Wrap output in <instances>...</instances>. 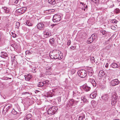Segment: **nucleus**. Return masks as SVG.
<instances>
[{"mask_svg": "<svg viewBox=\"0 0 120 120\" xmlns=\"http://www.w3.org/2000/svg\"><path fill=\"white\" fill-rule=\"evenodd\" d=\"M45 74L47 75H50L51 74V73L50 71H46Z\"/></svg>", "mask_w": 120, "mask_h": 120, "instance_id": "4c0bfd02", "label": "nucleus"}, {"mask_svg": "<svg viewBox=\"0 0 120 120\" xmlns=\"http://www.w3.org/2000/svg\"><path fill=\"white\" fill-rule=\"evenodd\" d=\"M90 0L95 3L98 2L99 1V0Z\"/></svg>", "mask_w": 120, "mask_h": 120, "instance_id": "a18cd8bd", "label": "nucleus"}, {"mask_svg": "<svg viewBox=\"0 0 120 120\" xmlns=\"http://www.w3.org/2000/svg\"><path fill=\"white\" fill-rule=\"evenodd\" d=\"M12 107V105H11L8 104L4 107L3 111H5L6 112H7L8 110L11 108Z\"/></svg>", "mask_w": 120, "mask_h": 120, "instance_id": "0eeeda50", "label": "nucleus"}, {"mask_svg": "<svg viewBox=\"0 0 120 120\" xmlns=\"http://www.w3.org/2000/svg\"><path fill=\"white\" fill-rule=\"evenodd\" d=\"M111 66L112 68H116L118 67V65L116 63H113L111 64Z\"/></svg>", "mask_w": 120, "mask_h": 120, "instance_id": "aec40b11", "label": "nucleus"}, {"mask_svg": "<svg viewBox=\"0 0 120 120\" xmlns=\"http://www.w3.org/2000/svg\"><path fill=\"white\" fill-rule=\"evenodd\" d=\"M77 77L76 76L75 78H73L72 79V80H73L74 81H76L77 80Z\"/></svg>", "mask_w": 120, "mask_h": 120, "instance_id": "a19ab883", "label": "nucleus"}, {"mask_svg": "<svg viewBox=\"0 0 120 120\" xmlns=\"http://www.w3.org/2000/svg\"><path fill=\"white\" fill-rule=\"evenodd\" d=\"M49 42L51 44H53L54 42V40L53 38L50 39Z\"/></svg>", "mask_w": 120, "mask_h": 120, "instance_id": "c756f323", "label": "nucleus"}, {"mask_svg": "<svg viewBox=\"0 0 120 120\" xmlns=\"http://www.w3.org/2000/svg\"><path fill=\"white\" fill-rule=\"evenodd\" d=\"M46 71H50L51 70V68L49 67H48L46 68Z\"/></svg>", "mask_w": 120, "mask_h": 120, "instance_id": "ea45409f", "label": "nucleus"}, {"mask_svg": "<svg viewBox=\"0 0 120 120\" xmlns=\"http://www.w3.org/2000/svg\"><path fill=\"white\" fill-rule=\"evenodd\" d=\"M93 39L91 38V37H90L89 38L88 40L87 41V43L88 44L91 43L93 41Z\"/></svg>", "mask_w": 120, "mask_h": 120, "instance_id": "412c9836", "label": "nucleus"}, {"mask_svg": "<svg viewBox=\"0 0 120 120\" xmlns=\"http://www.w3.org/2000/svg\"><path fill=\"white\" fill-rule=\"evenodd\" d=\"M48 11H49V13H52V10L50 9V10H48Z\"/></svg>", "mask_w": 120, "mask_h": 120, "instance_id": "864d4df0", "label": "nucleus"}, {"mask_svg": "<svg viewBox=\"0 0 120 120\" xmlns=\"http://www.w3.org/2000/svg\"><path fill=\"white\" fill-rule=\"evenodd\" d=\"M97 94L95 92H94L93 93H92L90 95V98H95Z\"/></svg>", "mask_w": 120, "mask_h": 120, "instance_id": "f3484780", "label": "nucleus"}, {"mask_svg": "<svg viewBox=\"0 0 120 120\" xmlns=\"http://www.w3.org/2000/svg\"><path fill=\"white\" fill-rule=\"evenodd\" d=\"M32 116L31 114H29L27 115L25 117L29 120H30V118Z\"/></svg>", "mask_w": 120, "mask_h": 120, "instance_id": "cd10ccee", "label": "nucleus"}, {"mask_svg": "<svg viewBox=\"0 0 120 120\" xmlns=\"http://www.w3.org/2000/svg\"><path fill=\"white\" fill-rule=\"evenodd\" d=\"M89 81L91 82V84L92 85L94 86L95 87L96 86V83L94 79L91 78H90Z\"/></svg>", "mask_w": 120, "mask_h": 120, "instance_id": "1a4fd4ad", "label": "nucleus"}, {"mask_svg": "<svg viewBox=\"0 0 120 120\" xmlns=\"http://www.w3.org/2000/svg\"><path fill=\"white\" fill-rule=\"evenodd\" d=\"M4 64V62L3 61H0V66L3 65Z\"/></svg>", "mask_w": 120, "mask_h": 120, "instance_id": "e433bc0d", "label": "nucleus"}, {"mask_svg": "<svg viewBox=\"0 0 120 120\" xmlns=\"http://www.w3.org/2000/svg\"><path fill=\"white\" fill-rule=\"evenodd\" d=\"M76 71L74 69L71 70L70 71V73L72 75L74 74L75 72Z\"/></svg>", "mask_w": 120, "mask_h": 120, "instance_id": "7c9ffc66", "label": "nucleus"}, {"mask_svg": "<svg viewBox=\"0 0 120 120\" xmlns=\"http://www.w3.org/2000/svg\"><path fill=\"white\" fill-rule=\"evenodd\" d=\"M56 25V24H53L52 25H51V26L52 27H53L55 25Z\"/></svg>", "mask_w": 120, "mask_h": 120, "instance_id": "13d9d810", "label": "nucleus"}, {"mask_svg": "<svg viewBox=\"0 0 120 120\" xmlns=\"http://www.w3.org/2000/svg\"><path fill=\"white\" fill-rule=\"evenodd\" d=\"M105 72L103 70L100 71L99 73V75L100 77L105 76Z\"/></svg>", "mask_w": 120, "mask_h": 120, "instance_id": "dca6fc26", "label": "nucleus"}, {"mask_svg": "<svg viewBox=\"0 0 120 120\" xmlns=\"http://www.w3.org/2000/svg\"><path fill=\"white\" fill-rule=\"evenodd\" d=\"M80 4H83L82 3V2H81V3H80Z\"/></svg>", "mask_w": 120, "mask_h": 120, "instance_id": "338daca9", "label": "nucleus"}, {"mask_svg": "<svg viewBox=\"0 0 120 120\" xmlns=\"http://www.w3.org/2000/svg\"><path fill=\"white\" fill-rule=\"evenodd\" d=\"M87 73L89 76H91L93 73V71L91 68H88L87 70Z\"/></svg>", "mask_w": 120, "mask_h": 120, "instance_id": "9d476101", "label": "nucleus"}, {"mask_svg": "<svg viewBox=\"0 0 120 120\" xmlns=\"http://www.w3.org/2000/svg\"><path fill=\"white\" fill-rule=\"evenodd\" d=\"M13 46H12L14 49H18L17 47L18 45H13Z\"/></svg>", "mask_w": 120, "mask_h": 120, "instance_id": "de8ad7c7", "label": "nucleus"}, {"mask_svg": "<svg viewBox=\"0 0 120 120\" xmlns=\"http://www.w3.org/2000/svg\"><path fill=\"white\" fill-rule=\"evenodd\" d=\"M85 118V115L84 114H83L79 117V120H82L83 119H84Z\"/></svg>", "mask_w": 120, "mask_h": 120, "instance_id": "4be33fe9", "label": "nucleus"}, {"mask_svg": "<svg viewBox=\"0 0 120 120\" xmlns=\"http://www.w3.org/2000/svg\"><path fill=\"white\" fill-rule=\"evenodd\" d=\"M57 110L58 108L56 106H52L48 109V113L49 114H54Z\"/></svg>", "mask_w": 120, "mask_h": 120, "instance_id": "f257e3e1", "label": "nucleus"}, {"mask_svg": "<svg viewBox=\"0 0 120 120\" xmlns=\"http://www.w3.org/2000/svg\"><path fill=\"white\" fill-rule=\"evenodd\" d=\"M52 12H54V10H53V9H52Z\"/></svg>", "mask_w": 120, "mask_h": 120, "instance_id": "052dcab7", "label": "nucleus"}, {"mask_svg": "<svg viewBox=\"0 0 120 120\" xmlns=\"http://www.w3.org/2000/svg\"><path fill=\"white\" fill-rule=\"evenodd\" d=\"M90 60L92 63L95 62V59L94 57L92 56L91 57H90Z\"/></svg>", "mask_w": 120, "mask_h": 120, "instance_id": "f704fd0d", "label": "nucleus"}, {"mask_svg": "<svg viewBox=\"0 0 120 120\" xmlns=\"http://www.w3.org/2000/svg\"><path fill=\"white\" fill-rule=\"evenodd\" d=\"M20 24L19 22H17L16 24V27L17 28H18L19 26H20Z\"/></svg>", "mask_w": 120, "mask_h": 120, "instance_id": "72a5a7b5", "label": "nucleus"}, {"mask_svg": "<svg viewBox=\"0 0 120 120\" xmlns=\"http://www.w3.org/2000/svg\"><path fill=\"white\" fill-rule=\"evenodd\" d=\"M79 101H75V103L76 104H77L79 102Z\"/></svg>", "mask_w": 120, "mask_h": 120, "instance_id": "6e6d98bb", "label": "nucleus"}, {"mask_svg": "<svg viewBox=\"0 0 120 120\" xmlns=\"http://www.w3.org/2000/svg\"><path fill=\"white\" fill-rule=\"evenodd\" d=\"M112 99L111 104L112 105L116 103L118 100V97L117 95L115 93H112Z\"/></svg>", "mask_w": 120, "mask_h": 120, "instance_id": "f03ea898", "label": "nucleus"}, {"mask_svg": "<svg viewBox=\"0 0 120 120\" xmlns=\"http://www.w3.org/2000/svg\"><path fill=\"white\" fill-rule=\"evenodd\" d=\"M24 120H29L28 119L26 118L25 117V118L24 119Z\"/></svg>", "mask_w": 120, "mask_h": 120, "instance_id": "4d7b16f0", "label": "nucleus"}, {"mask_svg": "<svg viewBox=\"0 0 120 120\" xmlns=\"http://www.w3.org/2000/svg\"><path fill=\"white\" fill-rule=\"evenodd\" d=\"M118 2H120V0H117Z\"/></svg>", "mask_w": 120, "mask_h": 120, "instance_id": "69168bd1", "label": "nucleus"}, {"mask_svg": "<svg viewBox=\"0 0 120 120\" xmlns=\"http://www.w3.org/2000/svg\"><path fill=\"white\" fill-rule=\"evenodd\" d=\"M82 88L84 90L86 91H89L91 89L90 86L88 85L87 84H85L84 85L82 86Z\"/></svg>", "mask_w": 120, "mask_h": 120, "instance_id": "423d86ee", "label": "nucleus"}, {"mask_svg": "<svg viewBox=\"0 0 120 120\" xmlns=\"http://www.w3.org/2000/svg\"><path fill=\"white\" fill-rule=\"evenodd\" d=\"M75 101L73 99H71L69 101V103H68L69 104L72 105L75 103Z\"/></svg>", "mask_w": 120, "mask_h": 120, "instance_id": "5701e85b", "label": "nucleus"}, {"mask_svg": "<svg viewBox=\"0 0 120 120\" xmlns=\"http://www.w3.org/2000/svg\"><path fill=\"white\" fill-rule=\"evenodd\" d=\"M100 32L103 35V37H105L107 36L109 32L103 30H102L100 31Z\"/></svg>", "mask_w": 120, "mask_h": 120, "instance_id": "4468645a", "label": "nucleus"}, {"mask_svg": "<svg viewBox=\"0 0 120 120\" xmlns=\"http://www.w3.org/2000/svg\"><path fill=\"white\" fill-rule=\"evenodd\" d=\"M81 99L84 102H85L86 101L87 99L85 96H83L82 97Z\"/></svg>", "mask_w": 120, "mask_h": 120, "instance_id": "a878e982", "label": "nucleus"}, {"mask_svg": "<svg viewBox=\"0 0 120 120\" xmlns=\"http://www.w3.org/2000/svg\"><path fill=\"white\" fill-rule=\"evenodd\" d=\"M44 86V84L43 82H41L39 83L38 85V86L39 87H42L43 86ZM44 88H43V89Z\"/></svg>", "mask_w": 120, "mask_h": 120, "instance_id": "393cba45", "label": "nucleus"}, {"mask_svg": "<svg viewBox=\"0 0 120 120\" xmlns=\"http://www.w3.org/2000/svg\"><path fill=\"white\" fill-rule=\"evenodd\" d=\"M11 58L12 60H13V61H14L15 60V56H11Z\"/></svg>", "mask_w": 120, "mask_h": 120, "instance_id": "49530a36", "label": "nucleus"}, {"mask_svg": "<svg viewBox=\"0 0 120 120\" xmlns=\"http://www.w3.org/2000/svg\"><path fill=\"white\" fill-rule=\"evenodd\" d=\"M44 84V90L46 89V87H47L49 84V81L48 80L44 81L43 82Z\"/></svg>", "mask_w": 120, "mask_h": 120, "instance_id": "9b49d317", "label": "nucleus"}, {"mask_svg": "<svg viewBox=\"0 0 120 120\" xmlns=\"http://www.w3.org/2000/svg\"><path fill=\"white\" fill-rule=\"evenodd\" d=\"M58 100L59 102H60V98H58Z\"/></svg>", "mask_w": 120, "mask_h": 120, "instance_id": "bf43d9fd", "label": "nucleus"}, {"mask_svg": "<svg viewBox=\"0 0 120 120\" xmlns=\"http://www.w3.org/2000/svg\"><path fill=\"white\" fill-rule=\"evenodd\" d=\"M25 79L27 81H29L31 78H32V76L30 74H29L25 76Z\"/></svg>", "mask_w": 120, "mask_h": 120, "instance_id": "ddd939ff", "label": "nucleus"}, {"mask_svg": "<svg viewBox=\"0 0 120 120\" xmlns=\"http://www.w3.org/2000/svg\"><path fill=\"white\" fill-rule=\"evenodd\" d=\"M10 23L9 20H7V22L6 23V26L7 27H9L10 25Z\"/></svg>", "mask_w": 120, "mask_h": 120, "instance_id": "c85d7f7f", "label": "nucleus"}, {"mask_svg": "<svg viewBox=\"0 0 120 120\" xmlns=\"http://www.w3.org/2000/svg\"><path fill=\"white\" fill-rule=\"evenodd\" d=\"M19 1V0H16L15 2V4H17Z\"/></svg>", "mask_w": 120, "mask_h": 120, "instance_id": "5fc2aeb1", "label": "nucleus"}, {"mask_svg": "<svg viewBox=\"0 0 120 120\" xmlns=\"http://www.w3.org/2000/svg\"><path fill=\"white\" fill-rule=\"evenodd\" d=\"M1 56L4 58L8 56L7 53L5 52H1L0 54Z\"/></svg>", "mask_w": 120, "mask_h": 120, "instance_id": "2eb2a0df", "label": "nucleus"}, {"mask_svg": "<svg viewBox=\"0 0 120 120\" xmlns=\"http://www.w3.org/2000/svg\"><path fill=\"white\" fill-rule=\"evenodd\" d=\"M12 37L13 38H16V35L15 33H12Z\"/></svg>", "mask_w": 120, "mask_h": 120, "instance_id": "c03bdc74", "label": "nucleus"}, {"mask_svg": "<svg viewBox=\"0 0 120 120\" xmlns=\"http://www.w3.org/2000/svg\"><path fill=\"white\" fill-rule=\"evenodd\" d=\"M119 83V82L117 79H115L111 81V84L112 86H114L117 85Z\"/></svg>", "mask_w": 120, "mask_h": 120, "instance_id": "39448f33", "label": "nucleus"}, {"mask_svg": "<svg viewBox=\"0 0 120 120\" xmlns=\"http://www.w3.org/2000/svg\"><path fill=\"white\" fill-rule=\"evenodd\" d=\"M75 48L76 46L75 45L74 46H72L71 47H70V49L72 50L74 49H75Z\"/></svg>", "mask_w": 120, "mask_h": 120, "instance_id": "79ce46f5", "label": "nucleus"}, {"mask_svg": "<svg viewBox=\"0 0 120 120\" xmlns=\"http://www.w3.org/2000/svg\"><path fill=\"white\" fill-rule=\"evenodd\" d=\"M111 22H112L116 23H117L118 22V21L116 20L115 19L112 20H111Z\"/></svg>", "mask_w": 120, "mask_h": 120, "instance_id": "c9c22d12", "label": "nucleus"}, {"mask_svg": "<svg viewBox=\"0 0 120 120\" xmlns=\"http://www.w3.org/2000/svg\"><path fill=\"white\" fill-rule=\"evenodd\" d=\"M91 38L93 40H95V39L96 38V37L95 36V34H94L91 35Z\"/></svg>", "mask_w": 120, "mask_h": 120, "instance_id": "2f4dec72", "label": "nucleus"}, {"mask_svg": "<svg viewBox=\"0 0 120 120\" xmlns=\"http://www.w3.org/2000/svg\"><path fill=\"white\" fill-rule=\"evenodd\" d=\"M114 27V26H112L111 27V28L112 29V28H113Z\"/></svg>", "mask_w": 120, "mask_h": 120, "instance_id": "680f3d73", "label": "nucleus"}, {"mask_svg": "<svg viewBox=\"0 0 120 120\" xmlns=\"http://www.w3.org/2000/svg\"><path fill=\"white\" fill-rule=\"evenodd\" d=\"M87 5H86L85 6V8H87Z\"/></svg>", "mask_w": 120, "mask_h": 120, "instance_id": "e2e57ef3", "label": "nucleus"}, {"mask_svg": "<svg viewBox=\"0 0 120 120\" xmlns=\"http://www.w3.org/2000/svg\"><path fill=\"white\" fill-rule=\"evenodd\" d=\"M4 12L5 13L9 14L10 11L9 9L8 8L7 9H6V10H5Z\"/></svg>", "mask_w": 120, "mask_h": 120, "instance_id": "58836bf2", "label": "nucleus"}, {"mask_svg": "<svg viewBox=\"0 0 120 120\" xmlns=\"http://www.w3.org/2000/svg\"><path fill=\"white\" fill-rule=\"evenodd\" d=\"M12 113L14 115H16L17 113V112L14 109H13L12 111H11Z\"/></svg>", "mask_w": 120, "mask_h": 120, "instance_id": "473e14b6", "label": "nucleus"}, {"mask_svg": "<svg viewBox=\"0 0 120 120\" xmlns=\"http://www.w3.org/2000/svg\"><path fill=\"white\" fill-rule=\"evenodd\" d=\"M108 98L109 97L108 94L104 95L101 97V98L102 100L106 101L108 100Z\"/></svg>", "mask_w": 120, "mask_h": 120, "instance_id": "f8f14e48", "label": "nucleus"}, {"mask_svg": "<svg viewBox=\"0 0 120 120\" xmlns=\"http://www.w3.org/2000/svg\"><path fill=\"white\" fill-rule=\"evenodd\" d=\"M109 64L108 63H106V64L105 65V67L106 68H107Z\"/></svg>", "mask_w": 120, "mask_h": 120, "instance_id": "603ef678", "label": "nucleus"}, {"mask_svg": "<svg viewBox=\"0 0 120 120\" xmlns=\"http://www.w3.org/2000/svg\"><path fill=\"white\" fill-rule=\"evenodd\" d=\"M44 26L42 23H38L37 25V27L38 29L42 30L44 29Z\"/></svg>", "mask_w": 120, "mask_h": 120, "instance_id": "6e6552de", "label": "nucleus"}, {"mask_svg": "<svg viewBox=\"0 0 120 120\" xmlns=\"http://www.w3.org/2000/svg\"><path fill=\"white\" fill-rule=\"evenodd\" d=\"M111 47V45H107L106 46L105 48L107 50L109 49Z\"/></svg>", "mask_w": 120, "mask_h": 120, "instance_id": "37998d69", "label": "nucleus"}, {"mask_svg": "<svg viewBox=\"0 0 120 120\" xmlns=\"http://www.w3.org/2000/svg\"><path fill=\"white\" fill-rule=\"evenodd\" d=\"M26 23V25L29 26H31L32 25V24L30 22V21L29 20L27 21Z\"/></svg>", "mask_w": 120, "mask_h": 120, "instance_id": "b1692460", "label": "nucleus"}, {"mask_svg": "<svg viewBox=\"0 0 120 120\" xmlns=\"http://www.w3.org/2000/svg\"><path fill=\"white\" fill-rule=\"evenodd\" d=\"M23 8H21L20 9V10H22L24 8V10L25 11L26 10V7H24Z\"/></svg>", "mask_w": 120, "mask_h": 120, "instance_id": "8fccbe9b", "label": "nucleus"}, {"mask_svg": "<svg viewBox=\"0 0 120 120\" xmlns=\"http://www.w3.org/2000/svg\"><path fill=\"white\" fill-rule=\"evenodd\" d=\"M44 34L45 36V37L46 38L47 37L49 36H50L51 35V33L49 31H46L44 32Z\"/></svg>", "mask_w": 120, "mask_h": 120, "instance_id": "a211bd4d", "label": "nucleus"}, {"mask_svg": "<svg viewBox=\"0 0 120 120\" xmlns=\"http://www.w3.org/2000/svg\"><path fill=\"white\" fill-rule=\"evenodd\" d=\"M120 10L118 8H116L114 11V12L116 13H118L120 12Z\"/></svg>", "mask_w": 120, "mask_h": 120, "instance_id": "bb28decb", "label": "nucleus"}, {"mask_svg": "<svg viewBox=\"0 0 120 120\" xmlns=\"http://www.w3.org/2000/svg\"><path fill=\"white\" fill-rule=\"evenodd\" d=\"M49 97H52V96L51 95H50V96H49Z\"/></svg>", "mask_w": 120, "mask_h": 120, "instance_id": "0e129e2a", "label": "nucleus"}, {"mask_svg": "<svg viewBox=\"0 0 120 120\" xmlns=\"http://www.w3.org/2000/svg\"><path fill=\"white\" fill-rule=\"evenodd\" d=\"M78 74L79 76L81 78H84L87 75V72L85 70H79L78 72Z\"/></svg>", "mask_w": 120, "mask_h": 120, "instance_id": "7ed1b4c3", "label": "nucleus"}, {"mask_svg": "<svg viewBox=\"0 0 120 120\" xmlns=\"http://www.w3.org/2000/svg\"><path fill=\"white\" fill-rule=\"evenodd\" d=\"M61 19V17L59 15L56 14L53 16V20L54 22H57L60 21Z\"/></svg>", "mask_w": 120, "mask_h": 120, "instance_id": "20e7f679", "label": "nucleus"}, {"mask_svg": "<svg viewBox=\"0 0 120 120\" xmlns=\"http://www.w3.org/2000/svg\"><path fill=\"white\" fill-rule=\"evenodd\" d=\"M10 15V14H9L8 15V17Z\"/></svg>", "mask_w": 120, "mask_h": 120, "instance_id": "774afa93", "label": "nucleus"}, {"mask_svg": "<svg viewBox=\"0 0 120 120\" xmlns=\"http://www.w3.org/2000/svg\"><path fill=\"white\" fill-rule=\"evenodd\" d=\"M48 2L50 4L54 5L56 3L55 0H48Z\"/></svg>", "mask_w": 120, "mask_h": 120, "instance_id": "6ab92c4d", "label": "nucleus"}, {"mask_svg": "<svg viewBox=\"0 0 120 120\" xmlns=\"http://www.w3.org/2000/svg\"><path fill=\"white\" fill-rule=\"evenodd\" d=\"M2 8H3L4 9V10H6V9H8V8H7V7H2Z\"/></svg>", "mask_w": 120, "mask_h": 120, "instance_id": "3c124183", "label": "nucleus"}, {"mask_svg": "<svg viewBox=\"0 0 120 120\" xmlns=\"http://www.w3.org/2000/svg\"><path fill=\"white\" fill-rule=\"evenodd\" d=\"M71 44V41L70 40H69L67 43L68 45H70Z\"/></svg>", "mask_w": 120, "mask_h": 120, "instance_id": "09e8293b", "label": "nucleus"}]
</instances>
